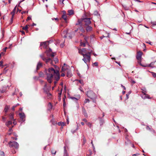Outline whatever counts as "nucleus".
Masks as SVG:
<instances>
[{
  "mask_svg": "<svg viewBox=\"0 0 156 156\" xmlns=\"http://www.w3.org/2000/svg\"><path fill=\"white\" fill-rule=\"evenodd\" d=\"M60 46L61 47H63V44H61L60 45Z\"/></svg>",
  "mask_w": 156,
  "mask_h": 156,
  "instance_id": "obj_62",
  "label": "nucleus"
},
{
  "mask_svg": "<svg viewBox=\"0 0 156 156\" xmlns=\"http://www.w3.org/2000/svg\"><path fill=\"white\" fill-rule=\"evenodd\" d=\"M54 61L55 62V63H57V62H58V60L56 58H55V59L54 60Z\"/></svg>",
  "mask_w": 156,
  "mask_h": 156,
  "instance_id": "obj_39",
  "label": "nucleus"
},
{
  "mask_svg": "<svg viewBox=\"0 0 156 156\" xmlns=\"http://www.w3.org/2000/svg\"><path fill=\"white\" fill-rule=\"evenodd\" d=\"M3 62L2 61L0 62V67H1L2 68H3L4 66L3 65Z\"/></svg>",
  "mask_w": 156,
  "mask_h": 156,
  "instance_id": "obj_36",
  "label": "nucleus"
},
{
  "mask_svg": "<svg viewBox=\"0 0 156 156\" xmlns=\"http://www.w3.org/2000/svg\"><path fill=\"white\" fill-rule=\"evenodd\" d=\"M12 131V128H11L9 129V132H11Z\"/></svg>",
  "mask_w": 156,
  "mask_h": 156,
  "instance_id": "obj_58",
  "label": "nucleus"
},
{
  "mask_svg": "<svg viewBox=\"0 0 156 156\" xmlns=\"http://www.w3.org/2000/svg\"><path fill=\"white\" fill-rule=\"evenodd\" d=\"M87 49L85 48H83L82 49H79V52L82 55H84L85 54H87L88 52L87 51Z\"/></svg>",
  "mask_w": 156,
  "mask_h": 156,
  "instance_id": "obj_8",
  "label": "nucleus"
},
{
  "mask_svg": "<svg viewBox=\"0 0 156 156\" xmlns=\"http://www.w3.org/2000/svg\"><path fill=\"white\" fill-rule=\"evenodd\" d=\"M31 19V17H30L29 16L27 18V19L26 20V21H27L28 20H30Z\"/></svg>",
  "mask_w": 156,
  "mask_h": 156,
  "instance_id": "obj_44",
  "label": "nucleus"
},
{
  "mask_svg": "<svg viewBox=\"0 0 156 156\" xmlns=\"http://www.w3.org/2000/svg\"><path fill=\"white\" fill-rule=\"evenodd\" d=\"M82 21H83L82 20V18L81 19V20L79 19L78 20V23H77L76 24V25H77L80 24L81 23V22Z\"/></svg>",
  "mask_w": 156,
  "mask_h": 156,
  "instance_id": "obj_27",
  "label": "nucleus"
},
{
  "mask_svg": "<svg viewBox=\"0 0 156 156\" xmlns=\"http://www.w3.org/2000/svg\"><path fill=\"white\" fill-rule=\"evenodd\" d=\"M5 89H4V90L2 91L0 90V92H1L2 93H3L5 92Z\"/></svg>",
  "mask_w": 156,
  "mask_h": 156,
  "instance_id": "obj_49",
  "label": "nucleus"
},
{
  "mask_svg": "<svg viewBox=\"0 0 156 156\" xmlns=\"http://www.w3.org/2000/svg\"><path fill=\"white\" fill-rule=\"evenodd\" d=\"M12 124V122L11 120H9L5 123V125L7 126L8 127L10 125Z\"/></svg>",
  "mask_w": 156,
  "mask_h": 156,
  "instance_id": "obj_23",
  "label": "nucleus"
},
{
  "mask_svg": "<svg viewBox=\"0 0 156 156\" xmlns=\"http://www.w3.org/2000/svg\"><path fill=\"white\" fill-rule=\"evenodd\" d=\"M92 30V27L89 26L87 27L86 28V30L87 31L89 32L91 31Z\"/></svg>",
  "mask_w": 156,
  "mask_h": 156,
  "instance_id": "obj_20",
  "label": "nucleus"
},
{
  "mask_svg": "<svg viewBox=\"0 0 156 156\" xmlns=\"http://www.w3.org/2000/svg\"><path fill=\"white\" fill-rule=\"evenodd\" d=\"M42 66V64L40 62H38V63L37 67V70H38L40 67H41Z\"/></svg>",
  "mask_w": 156,
  "mask_h": 156,
  "instance_id": "obj_17",
  "label": "nucleus"
},
{
  "mask_svg": "<svg viewBox=\"0 0 156 156\" xmlns=\"http://www.w3.org/2000/svg\"><path fill=\"white\" fill-rule=\"evenodd\" d=\"M51 52V49H49L48 51H46V52L47 54V56L50 55L51 57H53L55 55V53H52L51 54L50 53Z\"/></svg>",
  "mask_w": 156,
  "mask_h": 156,
  "instance_id": "obj_11",
  "label": "nucleus"
},
{
  "mask_svg": "<svg viewBox=\"0 0 156 156\" xmlns=\"http://www.w3.org/2000/svg\"><path fill=\"white\" fill-rule=\"evenodd\" d=\"M147 128V129H148V130H150V128L149 126H147V128Z\"/></svg>",
  "mask_w": 156,
  "mask_h": 156,
  "instance_id": "obj_59",
  "label": "nucleus"
},
{
  "mask_svg": "<svg viewBox=\"0 0 156 156\" xmlns=\"http://www.w3.org/2000/svg\"><path fill=\"white\" fill-rule=\"evenodd\" d=\"M46 86H47L46 84H45V86H44V91H45V88L46 87Z\"/></svg>",
  "mask_w": 156,
  "mask_h": 156,
  "instance_id": "obj_60",
  "label": "nucleus"
},
{
  "mask_svg": "<svg viewBox=\"0 0 156 156\" xmlns=\"http://www.w3.org/2000/svg\"><path fill=\"white\" fill-rule=\"evenodd\" d=\"M89 100L88 99H86L84 101V103H86L87 102H89Z\"/></svg>",
  "mask_w": 156,
  "mask_h": 156,
  "instance_id": "obj_38",
  "label": "nucleus"
},
{
  "mask_svg": "<svg viewBox=\"0 0 156 156\" xmlns=\"http://www.w3.org/2000/svg\"><path fill=\"white\" fill-rule=\"evenodd\" d=\"M154 64V62H151L150 64H149L148 65H147L146 66L143 65L141 64H140V65L142 66L143 67H150L151 66V65H153Z\"/></svg>",
  "mask_w": 156,
  "mask_h": 156,
  "instance_id": "obj_25",
  "label": "nucleus"
},
{
  "mask_svg": "<svg viewBox=\"0 0 156 156\" xmlns=\"http://www.w3.org/2000/svg\"><path fill=\"white\" fill-rule=\"evenodd\" d=\"M141 90H142V93L143 94V95L142 96V98L143 99H145L146 98H150L149 96L146 94V93L147 92L146 89L144 88L143 89H142Z\"/></svg>",
  "mask_w": 156,
  "mask_h": 156,
  "instance_id": "obj_4",
  "label": "nucleus"
},
{
  "mask_svg": "<svg viewBox=\"0 0 156 156\" xmlns=\"http://www.w3.org/2000/svg\"><path fill=\"white\" fill-rule=\"evenodd\" d=\"M15 107H15V106H13L12 107V110H13V111H14V110H15Z\"/></svg>",
  "mask_w": 156,
  "mask_h": 156,
  "instance_id": "obj_52",
  "label": "nucleus"
},
{
  "mask_svg": "<svg viewBox=\"0 0 156 156\" xmlns=\"http://www.w3.org/2000/svg\"><path fill=\"white\" fill-rule=\"evenodd\" d=\"M91 53V51L90 52H88L87 54H85V55H83V58L82 60L84 62L87 63V62H89L90 60V54Z\"/></svg>",
  "mask_w": 156,
  "mask_h": 156,
  "instance_id": "obj_2",
  "label": "nucleus"
},
{
  "mask_svg": "<svg viewBox=\"0 0 156 156\" xmlns=\"http://www.w3.org/2000/svg\"><path fill=\"white\" fill-rule=\"evenodd\" d=\"M47 95L48 98H51V95L50 93H49L48 92V91H46Z\"/></svg>",
  "mask_w": 156,
  "mask_h": 156,
  "instance_id": "obj_24",
  "label": "nucleus"
},
{
  "mask_svg": "<svg viewBox=\"0 0 156 156\" xmlns=\"http://www.w3.org/2000/svg\"><path fill=\"white\" fill-rule=\"evenodd\" d=\"M67 32H68V30H66L64 31V34H66V35H64V37H67V36L66 35V34H67Z\"/></svg>",
  "mask_w": 156,
  "mask_h": 156,
  "instance_id": "obj_34",
  "label": "nucleus"
},
{
  "mask_svg": "<svg viewBox=\"0 0 156 156\" xmlns=\"http://www.w3.org/2000/svg\"><path fill=\"white\" fill-rule=\"evenodd\" d=\"M47 42L41 43L40 44V46H43L44 48H46L47 46Z\"/></svg>",
  "mask_w": 156,
  "mask_h": 156,
  "instance_id": "obj_16",
  "label": "nucleus"
},
{
  "mask_svg": "<svg viewBox=\"0 0 156 156\" xmlns=\"http://www.w3.org/2000/svg\"><path fill=\"white\" fill-rule=\"evenodd\" d=\"M68 69V66L64 64V66L62 67L61 72H64Z\"/></svg>",
  "mask_w": 156,
  "mask_h": 156,
  "instance_id": "obj_12",
  "label": "nucleus"
},
{
  "mask_svg": "<svg viewBox=\"0 0 156 156\" xmlns=\"http://www.w3.org/2000/svg\"><path fill=\"white\" fill-rule=\"evenodd\" d=\"M19 115L20 118L23 121H24L25 120V116L24 113H20Z\"/></svg>",
  "mask_w": 156,
  "mask_h": 156,
  "instance_id": "obj_10",
  "label": "nucleus"
},
{
  "mask_svg": "<svg viewBox=\"0 0 156 156\" xmlns=\"http://www.w3.org/2000/svg\"><path fill=\"white\" fill-rule=\"evenodd\" d=\"M82 121H84L85 122H86V123L87 122V120L86 119H82Z\"/></svg>",
  "mask_w": 156,
  "mask_h": 156,
  "instance_id": "obj_46",
  "label": "nucleus"
},
{
  "mask_svg": "<svg viewBox=\"0 0 156 156\" xmlns=\"http://www.w3.org/2000/svg\"><path fill=\"white\" fill-rule=\"evenodd\" d=\"M80 45L81 46H82L83 47H85V43L82 42V41H80Z\"/></svg>",
  "mask_w": 156,
  "mask_h": 156,
  "instance_id": "obj_32",
  "label": "nucleus"
},
{
  "mask_svg": "<svg viewBox=\"0 0 156 156\" xmlns=\"http://www.w3.org/2000/svg\"><path fill=\"white\" fill-rule=\"evenodd\" d=\"M139 155V154L138 153H136V154H133V156H138V155Z\"/></svg>",
  "mask_w": 156,
  "mask_h": 156,
  "instance_id": "obj_53",
  "label": "nucleus"
},
{
  "mask_svg": "<svg viewBox=\"0 0 156 156\" xmlns=\"http://www.w3.org/2000/svg\"><path fill=\"white\" fill-rule=\"evenodd\" d=\"M13 123L14 125H16V122L15 121V120H13Z\"/></svg>",
  "mask_w": 156,
  "mask_h": 156,
  "instance_id": "obj_51",
  "label": "nucleus"
},
{
  "mask_svg": "<svg viewBox=\"0 0 156 156\" xmlns=\"http://www.w3.org/2000/svg\"><path fill=\"white\" fill-rule=\"evenodd\" d=\"M19 104H17L15 106V107H16L18 106H19Z\"/></svg>",
  "mask_w": 156,
  "mask_h": 156,
  "instance_id": "obj_64",
  "label": "nucleus"
},
{
  "mask_svg": "<svg viewBox=\"0 0 156 156\" xmlns=\"http://www.w3.org/2000/svg\"><path fill=\"white\" fill-rule=\"evenodd\" d=\"M151 73L153 77H154V78L156 77V73H155L153 72H151Z\"/></svg>",
  "mask_w": 156,
  "mask_h": 156,
  "instance_id": "obj_37",
  "label": "nucleus"
},
{
  "mask_svg": "<svg viewBox=\"0 0 156 156\" xmlns=\"http://www.w3.org/2000/svg\"><path fill=\"white\" fill-rule=\"evenodd\" d=\"M14 114L13 113H11L9 115V119L10 120H14L15 119H14L13 117Z\"/></svg>",
  "mask_w": 156,
  "mask_h": 156,
  "instance_id": "obj_13",
  "label": "nucleus"
},
{
  "mask_svg": "<svg viewBox=\"0 0 156 156\" xmlns=\"http://www.w3.org/2000/svg\"><path fill=\"white\" fill-rule=\"evenodd\" d=\"M48 107L50 109H51L52 108V106L50 103H49L48 105Z\"/></svg>",
  "mask_w": 156,
  "mask_h": 156,
  "instance_id": "obj_33",
  "label": "nucleus"
},
{
  "mask_svg": "<svg viewBox=\"0 0 156 156\" xmlns=\"http://www.w3.org/2000/svg\"><path fill=\"white\" fill-rule=\"evenodd\" d=\"M142 54V52L141 51H139L137 53V55L136 56L137 59L138 61V63L140 65L141 61V56Z\"/></svg>",
  "mask_w": 156,
  "mask_h": 156,
  "instance_id": "obj_6",
  "label": "nucleus"
},
{
  "mask_svg": "<svg viewBox=\"0 0 156 156\" xmlns=\"http://www.w3.org/2000/svg\"><path fill=\"white\" fill-rule=\"evenodd\" d=\"M72 74L70 71L67 70V76L69 77H70L72 76Z\"/></svg>",
  "mask_w": 156,
  "mask_h": 156,
  "instance_id": "obj_14",
  "label": "nucleus"
},
{
  "mask_svg": "<svg viewBox=\"0 0 156 156\" xmlns=\"http://www.w3.org/2000/svg\"><path fill=\"white\" fill-rule=\"evenodd\" d=\"M16 6H15V7L14 8V9L13 10V11H12V12H11V14L12 15V17L11 18V19L12 20L13 18V16H14V15L15 12V11H16Z\"/></svg>",
  "mask_w": 156,
  "mask_h": 156,
  "instance_id": "obj_19",
  "label": "nucleus"
},
{
  "mask_svg": "<svg viewBox=\"0 0 156 156\" xmlns=\"http://www.w3.org/2000/svg\"><path fill=\"white\" fill-rule=\"evenodd\" d=\"M0 154L1 155H4V153L3 151H1L0 152Z\"/></svg>",
  "mask_w": 156,
  "mask_h": 156,
  "instance_id": "obj_45",
  "label": "nucleus"
},
{
  "mask_svg": "<svg viewBox=\"0 0 156 156\" xmlns=\"http://www.w3.org/2000/svg\"><path fill=\"white\" fill-rule=\"evenodd\" d=\"M40 56L43 61H45L46 63H48L49 62H50L51 64L52 65V61L51 58H48V59H46L45 57H44L42 55H41Z\"/></svg>",
  "mask_w": 156,
  "mask_h": 156,
  "instance_id": "obj_7",
  "label": "nucleus"
},
{
  "mask_svg": "<svg viewBox=\"0 0 156 156\" xmlns=\"http://www.w3.org/2000/svg\"><path fill=\"white\" fill-rule=\"evenodd\" d=\"M94 65L95 66H98V63L97 62H95L94 63Z\"/></svg>",
  "mask_w": 156,
  "mask_h": 156,
  "instance_id": "obj_42",
  "label": "nucleus"
},
{
  "mask_svg": "<svg viewBox=\"0 0 156 156\" xmlns=\"http://www.w3.org/2000/svg\"><path fill=\"white\" fill-rule=\"evenodd\" d=\"M68 12L69 15H71L73 13V10H69L68 11Z\"/></svg>",
  "mask_w": 156,
  "mask_h": 156,
  "instance_id": "obj_29",
  "label": "nucleus"
},
{
  "mask_svg": "<svg viewBox=\"0 0 156 156\" xmlns=\"http://www.w3.org/2000/svg\"><path fill=\"white\" fill-rule=\"evenodd\" d=\"M91 144H92V146H93L94 150V149H95V147H94V145H93V144L92 141H91Z\"/></svg>",
  "mask_w": 156,
  "mask_h": 156,
  "instance_id": "obj_56",
  "label": "nucleus"
},
{
  "mask_svg": "<svg viewBox=\"0 0 156 156\" xmlns=\"http://www.w3.org/2000/svg\"><path fill=\"white\" fill-rule=\"evenodd\" d=\"M52 20H58V19L57 18H52Z\"/></svg>",
  "mask_w": 156,
  "mask_h": 156,
  "instance_id": "obj_54",
  "label": "nucleus"
},
{
  "mask_svg": "<svg viewBox=\"0 0 156 156\" xmlns=\"http://www.w3.org/2000/svg\"><path fill=\"white\" fill-rule=\"evenodd\" d=\"M26 13V11H23V12H22L21 13H22V14H23L25 13Z\"/></svg>",
  "mask_w": 156,
  "mask_h": 156,
  "instance_id": "obj_63",
  "label": "nucleus"
},
{
  "mask_svg": "<svg viewBox=\"0 0 156 156\" xmlns=\"http://www.w3.org/2000/svg\"><path fill=\"white\" fill-rule=\"evenodd\" d=\"M63 156H69L67 151L66 150V147H64V154Z\"/></svg>",
  "mask_w": 156,
  "mask_h": 156,
  "instance_id": "obj_22",
  "label": "nucleus"
},
{
  "mask_svg": "<svg viewBox=\"0 0 156 156\" xmlns=\"http://www.w3.org/2000/svg\"><path fill=\"white\" fill-rule=\"evenodd\" d=\"M65 0H60L59 2H62L63 4V2Z\"/></svg>",
  "mask_w": 156,
  "mask_h": 156,
  "instance_id": "obj_55",
  "label": "nucleus"
},
{
  "mask_svg": "<svg viewBox=\"0 0 156 156\" xmlns=\"http://www.w3.org/2000/svg\"><path fill=\"white\" fill-rule=\"evenodd\" d=\"M71 98L72 99H73V100H78V99H77V98H74V97H71Z\"/></svg>",
  "mask_w": 156,
  "mask_h": 156,
  "instance_id": "obj_43",
  "label": "nucleus"
},
{
  "mask_svg": "<svg viewBox=\"0 0 156 156\" xmlns=\"http://www.w3.org/2000/svg\"><path fill=\"white\" fill-rule=\"evenodd\" d=\"M28 26H29V25H26L25 27L23 28V29L25 30H27L28 29Z\"/></svg>",
  "mask_w": 156,
  "mask_h": 156,
  "instance_id": "obj_30",
  "label": "nucleus"
},
{
  "mask_svg": "<svg viewBox=\"0 0 156 156\" xmlns=\"http://www.w3.org/2000/svg\"><path fill=\"white\" fill-rule=\"evenodd\" d=\"M64 12V13H65V11H63ZM62 18L64 19V20L65 21H66L67 20V16L66 15L65 13L62 16Z\"/></svg>",
  "mask_w": 156,
  "mask_h": 156,
  "instance_id": "obj_21",
  "label": "nucleus"
},
{
  "mask_svg": "<svg viewBox=\"0 0 156 156\" xmlns=\"http://www.w3.org/2000/svg\"><path fill=\"white\" fill-rule=\"evenodd\" d=\"M9 108H10L9 106L6 105L4 109V112L5 113L7 112L8 111V110Z\"/></svg>",
  "mask_w": 156,
  "mask_h": 156,
  "instance_id": "obj_15",
  "label": "nucleus"
},
{
  "mask_svg": "<svg viewBox=\"0 0 156 156\" xmlns=\"http://www.w3.org/2000/svg\"><path fill=\"white\" fill-rule=\"evenodd\" d=\"M79 29L80 30V32H81V33L80 34V35H82V33L84 32L85 30L83 29V28L81 26L79 28Z\"/></svg>",
  "mask_w": 156,
  "mask_h": 156,
  "instance_id": "obj_18",
  "label": "nucleus"
},
{
  "mask_svg": "<svg viewBox=\"0 0 156 156\" xmlns=\"http://www.w3.org/2000/svg\"><path fill=\"white\" fill-rule=\"evenodd\" d=\"M9 147H14L16 148H18L19 147V144L15 141H10L9 143Z\"/></svg>",
  "mask_w": 156,
  "mask_h": 156,
  "instance_id": "obj_3",
  "label": "nucleus"
},
{
  "mask_svg": "<svg viewBox=\"0 0 156 156\" xmlns=\"http://www.w3.org/2000/svg\"><path fill=\"white\" fill-rule=\"evenodd\" d=\"M86 124L88 126L90 127V128H91L92 126V123L90 122H88L86 123Z\"/></svg>",
  "mask_w": 156,
  "mask_h": 156,
  "instance_id": "obj_26",
  "label": "nucleus"
},
{
  "mask_svg": "<svg viewBox=\"0 0 156 156\" xmlns=\"http://www.w3.org/2000/svg\"><path fill=\"white\" fill-rule=\"evenodd\" d=\"M82 20L85 23L86 25H88L91 23V22L90 18H82Z\"/></svg>",
  "mask_w": 156,
  "mask_h": 156,
  "instance_id": "obj_9",
  "label": "nucleus"
},
{
  "mask_svg": "<svg viewBox=\"0 0 156 156\" xmlns=\"http://www.w3.org/2000/svg\"><path fill=\"white\" fill-rule=\"evenodd\" d=\"M45 71L46 79L48 82L51 83L53 80L54 79L55 81L54 83L55 85L60 79V76L58 70L56 68L55 69L52 68H50Z\"/></svg>",
  "mask_w": 156,
  "mask_h": 156,
  "instance_id": "obj_1",
  "label": "nucleus"
},
{
  "mask_svg": "<svg viewBox=\"0 0 156 156\" xmlns=\"http://www.w3.org/2000/svg\"><path fill=\"white\" fill-rule=\"evenodd\" d=\"M51 152L52 154H53L54 155H55L56 153V151L54 150H52Z\"/></svg>",
  "mask_w": 156,
  "mask_h": 156,
  "instance_id": "obj_35",
  "label": "nucleus"
},
{
  "mask_svg": "<svg viewBox=\"0 0 156 156\" xmlns=\"http://www.w3.org/2000/svg\"><path fill=\"white\" fill-rule=\"evenodd\" d=\"M2 118V120H3V121H5V118L4 117H3Z\"/></svg>",
  "mask_w": 156,
  "mask_h": 156,
  "instance_id": "obj_57",
  "label": "nucleus"
},
{
  "mask_svg": "<svg viewBox=\"0 0 156 156\" xmlns=\"http://www.w3.org/2000/svg\"><path fill=\"white\" fill-rule=\"evenodd\" d=\"M129 80L131 82V83L133 84H134L135 83V82L133 80L132 78H129Z\"/></svg>",
  "mask_w": 156,
  "mask_h": 156,
  "instance_id": "obj_28",
  "label": "nucleus"
},
{
  "mask_svg": "<svg viewBox=\"0 0 156 156\" xmlns=\"http://www.w3.org/2000/svg\"><path fill=\"white\" fill-rule=\"evenodd\" d=\"M62 73L61 74V76H65V73L64 72H62Z\"/></svg>",
  "mask_w": 156,
  "mask_h": 156,
  "instance_id": "obj_48",
  "label": "nucleus"
},
{
  "mask_svg": "<svg viewBox=\"0 0 156 156\" xmlns=\"http://www.w3.org/2000/svg\"><path fill=\"white\" fill-rule=\"evenodd\" d=\"M58 124L59 126H63L64 125V123L63 122H58Z\"/></svg>",
  "mask_w": 156,
  "mask_h": 156,
  "instance_id": "obj_31",
  "label": "nucleus"
},
{
  "mask_svg": "<svg viewBox=\"0 0 156 156\" xmlns=\"http://www.w3.org/2000/svg\"><path fill=\"white\" fill-rule=\"evenodd\" d=\"M80 90L81 91H82V92H83V90H82V87H79V88Z\"/></svg>",
  "mask_w": 156,
  "mask_h": 156,
  "instance_id": "obj_50",
  "label": "nucleus"
},
{
  "mask_svg": "<svg viewBox=\"0 0 156 156\" xmlns=\"http://www.w3.org/2000/svg\"><path fill=\"white\" fill-rule=\"evenodd\" d=\"M79 83H80L81 84H82L83 85V82L82 80H79Z\"/></svg>",
  "mask_w": 156,
  "mask_h": 156,
  "instance_id": "obj_40",
  "label": "nucleus"
},
{
  "mask_svg": "<svg viewBox=\"0 0 156 156\" xmlns=\"http://www.w3.org/2000/svg\"><path fill=\"white\" fill-rule=\"evenodd\" d=\"M63 106L64 107H65L66 105V103H65V99L64 98L63 99Z\"/></svg>",
  "mask_w": 156,
  "mask_h": 156,
  "instance_id": "obj_47",
  "label": "nucleus"
},
{
  "mask_svg": "<svg viewBox=\"0 0 156 156\" xmlns=\"http://www.w3.org/2000/svg\"><path fill=\"white\" fill-rule=\"evenodd\" d=\"M151 24L153 25H156V22H151Z\"/></svg>",
  "mask_w": 156,
  "mask_h": 156,
  "instance_id": "obj_41",
  "label": "nucleus"
},
{
  "mask_svg": "<svg viewBox=\"0 0 156 156\" xmlns=\"http://www.w3.org/2000/svg\"><path fill=\"white\" fill-rule=\"evenodd\" d=\"M87 95L88 97L91 99L94 98L95 96V93L93 91L91 90L88 91Z\"/></svg>",
  "mask_w": 156,
  "mask_h": 156,
  "instance_id": "obj_5",
  "label": "nucleus"
},
{
  "mask_svg": "<svg viewBox=\"0 0 156 156\" xmlns=\"http://www.w3.org/2000/svg\"><path fill=\"white\" fill-rule=\"evenodd\" d=\"M81 124L83 126L84 125V123L83 122H81Z\"/></svg>",
  "mask_w": 156,
  "mask_h": 156,
  "instance_id": "obj_61",
  "label": "nucleus"
}]
</instances>
